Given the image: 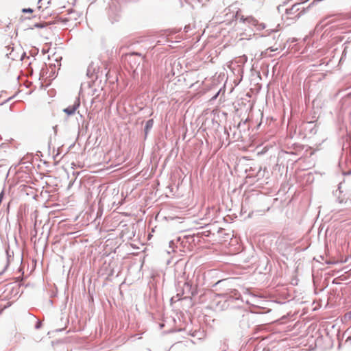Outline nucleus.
Listing matches in <instances>:
<instances>
[{"mask_svg":"<svg viewBox=\"0 0 351 351\" xmlns=\"http://www.w3.org/2000/svg\"><path fill=\"white\" fill-rule=\"evenodd\" d=\"M153 125H154L153 119H149L146 122L145 128V131L146 134L148 132L149 130H150L153 127Z\"/></svg>","mask_w":351,"mask_h":351,"instance_id":"nucleus-5","label":"nucleus"},{"mask_svg":"<svg viewBox=\"0 0 351 351\" xmlns=\"http://www.w3.org/2000/svg\"><path fill=\"white\" fill-rule=\"evenodd\" d=\"M38 5L37 7H36V9L35 10H34L33 9H31V8H28V9H23V12H29V13H32L34 11H37L38 12V16L39 17H43V18H47L49 16H51V13H52V10L50 9L49 7H45V8H43V5H42V0H40L38 1Z\"/></svg>","mask_w":351,"mask_h":351,"instance_id":"nucleus-2","label":"nucleus"},{"mask_svg":"<svg viewBox=\"0 0 351 351\" xmlns=\"http://www.w3.org/2000/svg\"><path fill=\"white\" fill-rule=\"evenodd\" d=\"M79 106L80 102L76 101L73 105L68 106L67 108H64L63 111L69 116L72 115L75 113Z\"/></svg>","mask_w":351,"mask_h":351,"instance_id":"nucleus-4","label":"nucleus"},{"mask_svg":"<svg viewBox=\"0 0 351 351\" xmlns=\"http://www.w3.org/2000/svg\"><path fill=\"white\" fill-rule=\"evenodd\" d=\"M304 11V8L302 6V3H296L286 10V14L288 19H295L300 17Z\"/></svg>","mask_w":351,"mask_h":351,"instance_id":"nucleus-1","label":"nucleus"},{"mask_svg":"<svg viewBox=\"0 0 351 351\" xmlns=\"http://www.w3.org/2000/svg\"><path fill=\"white\" fill-rule=\"evenodd\" d=\"M9 257L6 255L0 256V274L5 272L9 265Z\"/></svg>","mask_w":351,"mask_h":351,"instance_id":"nucleus-3","label":"nucleus"}]
</instances>
